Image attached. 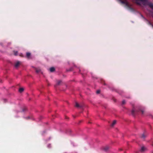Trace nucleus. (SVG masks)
<instances>
[{"mask_svg": "<svg viewBox=\"0 0 153 153\" xmlns=\"http://www.w3.org/2000/svg\"><path fill=\"white\" fill-rule=\"evenodd\" d=\"M152 153H153V152Z\"/></svg>", "mask_w": 153, "mask_h": 153, "instance_id": "5701e85b", "label": "nucleus"}, {"mask_svg": "<svg viewBox=\"0 0 153 153\" xmlns=\"http://www.w3.org/2000/svg\"><path fill=\"white\" fill-rule=\"evenodd\" d=\"M148 5L153 10V4L152 3H148Z\"/></svg>", "mask_w": 153, "mask_h": 153, "instance_id": "6e6552de", "label": "nucleus"}, {"mask_svg": "<svg viewBox=\"0 0 153 153\" xmlns=\"http://www.w3.org/2000/svg\"><path fill=\"white\" fill-rule=\"evenodd\" d=\"M126 103V102L125 100H123L122 102V104L124 105Z\"/></svg>", "mask_w": 153, "mask_h": 153, "instance_id": "dca6fc26", "label": "nucleus"}, {"mask_svg": "<svg viewBox=\"0 0 153 153\" xmlns=\"http://www.w3.org/2000/svg\"><path fill=\"white\" fill-rule=\"evenodd\" d=\"M140 111L141 112L142 114H144V110H141L140 109H139L138 110H136L134 108V107H133V108L131 111V113L132 114L133 116H134L135 115H136L137 114H138V113Z\"/></svg>", "mask_w": 153, "mask_h": 153, "instance_id": "f257e3e1", "label": "nucleus"}, {"mask_svg": "<svg viewBox=\"0 0 153 153\" xmlns=\"http://www.w3.org/2000/svg\"><path fill=\"white\" fill-rule=\"evenodd\" d=\"M24 89L23 88H20L19 90V91L20 93H22Z\"/></svg>", "mask_w": 153, "mask_h": 153, "instance_id": "ddd939ff", "label": "nucleus"}, {"mask_svg": "<svg viewBox=\"0 0 153 153\" xmlns=\"http://www.w3.org/2000/svg\"><path fill=\"white\" fill-rule=\"evenodd\" d=\"M21 57H23V54L22 53H21L19 55Z\"/></svg>", "mask_w": 153, "mask_h": 153, "instance_id": "6ab92c4d", "label": "nucleus"}, {"mask_svg": "<svg viewBox=\"0 0 153 153\" xmlns=\"http://www.w3.org/2000/svg\"><path fill=\"white\" fill-rule=\"evenodd\" d=\"M13 52L15 56H16L17 55L18 52L17 51H14Z\"/></svg>", "mask_w": 153, "mask_h": 153, "instance_id": "2eb2a0df", "label": "nucleus"}, {"mask_svg": "<svg viewBox=\"0 0 153 153\" xmlns=\"http://www.w3.org/2000/svg\"><path fill=\"white\" fill-rule=\"evenodd\" d=\"M116 120H114L111 124V126L112 127L114 126L116 124Z\"/></svg>", "mask_w": 153, "mask_h": 153, "instance_id": "9b49d317", "label": "nucleus"}, {"mask_svg": "<svg viewBox=\"0 0 153 153\" xmlns=\"http://www.w3.org/2000/svg\"><path fill=\"white\" fill-rule=\"evenodd\" d=\"M100 90H98L96 91V93L97 94H99L100 93Z\"/></svg>", "mask_w": 153, "mask_h": 153, "instance_id": "f3484780", "label": "nucleus"}, {"mask_svg": "<svg viewBox=\"0 0 153 153\" xmlns=\"http://www.w3.org/2000/svg\"><path fill=\"white\" fill-rule=\"evenodd\" d=\"M31 53L29 52H27L26 54V56L28 59L30 58Z\"/></svg>", "mask_w": 153, "mask_h": 153, "instance_id": "39448f33", "label": "nucleus"}, {"mask_svg": "<svg viewBox=\"0 0 153 153\" xmlns=\"http://www.w3.org/2000/svg\"><path fill=\"white\" fill-rule=\"evenodd\" d=\"M147 150V148L144 146H142L141 147L140 151L141 152H143Z\"/></svg>", "mask_w": 153, "mask_h": 153, "instance_id": "f03ea898", "label": "nucleus"}, {"mask_svg": "<svg viewBox=\"0 0 153 153\" xmlns=\"http://www.w3.org/2000/svg\"><path fill=\"white\" fill-rule=\"evenodd\" d=\"M146 135L143 134L141 136V138L142 139L144 140L145 139L146 137Z\"/></svg>", "mask_w": 153, "mask_h": 153, "instance_id": "423d86ee", "label": "nucleus"}, {"mask_svg": "<svg viewBox=\"0 0 153 153\" xmlns=\"http://www.w3.org/2000/svg\"><path fill=\"white\" fill-rule=\"evenodd\" d=\"M121 2L122 3L125 4L126 5L128 6V2L126 1V0L125 1H121Z\"/></svg>", "mask_w": 153, "mask_h": 153, "instance_id": "20e7f679", "label": "nucleus"}, {"mask_svg": "<svg viewBox=\"0 0 153 153\" xmlns=\"http://www.w3.org/2000/svg\"><path fill=\"white\" fill-rule=\"evenodd\" d=\"M26 108H25L23 109V111H25L26 110Z\"/></svg>", "mask_w": 153, "mask_h": 153, "instance_id": "aec40b11", "label": "nucleus"}, {"mask_svg": "<svg viewBox=\"0 0 153 153\" xmlns=\"http://www.w3.org/2000/svg\"><path fill=\"white\" fill-rule=\"evenodd\" d=\"M152 26H153V25H152Z\"/></svg>", "mask_w": 153, "mask_h": 153, "instance_id": "4be33fe9", "label": "nucleus"}, {"mask_svg": "<svg viewBox=\"0 0 153 153\" xmlns=\"http://www.w3.org/2000/svg\"><path fill=\"white\" fill-rule=\"evenodd\" d=\"M20 63V62L19 61L17 62L15 65V66L16 67H18Z\"/></svg>", "mask_w": 153, "mask_h": 153, "instance_id": "1a4fd4ad", "label": "nucleus"}, {"mask_svg": "<svg viewBox=\"0 0 153 153\" xmlns=\"http://www.w3.org/2000/svg\"><path fill=\"white\" fill-rule=\"evenodd\" d=\"M55 70V69L54 67H51L50 69V71L51 72H53Z\"/></svg>", "mask_w": 153, "mask_h": 153, "instance_id": "9d476101", "label": "nucleus"}, {"mask_svg": "<svg viewBox=\"0 0 153 153\" xmlns=\"http://www.w3.org/2000/svg\"><path fill=\"white\" fill-rule=\"evenodd\" d=\"M136 4H137L139 5H140V2H136Z\"/></svg>", "mask_w": 153, "mask_h": 153, "instance_id": "a211bd4d", "label": "nucleus"}, {"mask_svg": "<svg viewBox=\"0 0 153 153\" xmlns=\"http://www.w3.org/2000/svg\"><path fill=\"white\" fill-rule=\"evenodd\" d=\"M145 3H144L143 5H145Z\"/></svg>", "mask_w": 153, "mask_h": 153, "instance_id": "412c9836", "label": "nucleus"}, {"mask_svg": "<svg viewBox=\"0 0 153 153\" xmlns=\"http://www.w3.org/2000/svg\"><path fill=\"white\" fill-rule=\"evenodd\" d=\"M109 149V147L108 146H106L103 147V150L106 151Z\"/></svg>", "mask_w": 153, "mask_h": 153, "instance_id": "f8f14e48", "label": "nucleus"}, {"mask_svg": "<svg viewBox=\"0 0 153 153\" xmlns=\"http://www.w3.org/2000/svg\"><path fill=\"white\" fill-rule=\"evenodd\" d=\"M61 82L62 81L61 80H59L57 82V84L58 85H60V84L61 83Z\"/></svg>", "mask_w": 153, "mask_h": 153, "instance_id": "4468645a", "label": "nucleus"}, {"mask_svg": "<svg viewBox=\"0 0 153 153\" xmlns=\"http://www.w3.org/2000/svg\"><path fill=\"white\" fill-rule=\"evenodd\" d=\"M35 70L36 72L37 73H40V72H41V70L39 68H35Z\"/></svg>", "mask_w": 153, "mask_h": 153, "instance_id": "0eeeda50", "label": "nucleus"}, {"mask_svg": "<svg viewBox=\"0 0 153 153\" xmlns=\"http://www.w3.org/2000/svg\"><path fill=\"white\" fill-rule=\"evenodd\" d=\"M75 106L77 108H82L84 106V105L83 104H79L78 103L76 102V103Z\"/></svg>", "mask_w": 153, "mask_h": 153, "instance_id": "7ed1b4c3", "label": "nucleus"}]
</instances>
